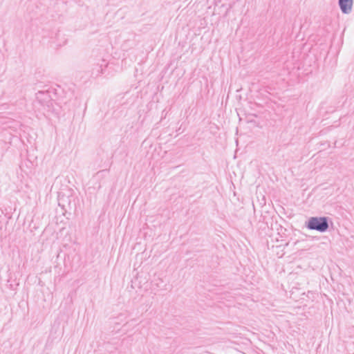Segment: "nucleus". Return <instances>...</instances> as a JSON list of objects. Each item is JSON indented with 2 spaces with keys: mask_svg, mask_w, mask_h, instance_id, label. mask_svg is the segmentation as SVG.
Returning a JSON list of instances; mask_svg holds the SVG:
<instances>
[{
  "mask_svg": "<svg viewBox=\"0 0 354 354\" xmlns=\"http://www.w3.org/2000/svg\"><path fill=\"white\" fill-rule=\"evenodd\" d=\"M329 221L326 216H312L305 223V226L310 230L325 232L328 230Z\"/></svg>",
  "mask_w": 354,
  "mask_h": 354,
  "instance_id": "obj_1",
  "label": "nucleus"
},
{
  "mask_svg": "<svg viewBox=\"0 0 354 354\" xmlns=\"http://www.w3.org/2000/svg\"><path fill=\"white\" fill-rule=\"evenodd\" d=\"M53 95L55 93L51 89L38 91L36 93V101L41 106L50 108L53 105Z\"/></svg>",
  "mask_w": 354,
  "mask_h": 354,
  "instance_id": "obj_2",
  "label": "nucleus"
},
{
  "mask_svg": "<svg viewBox=\"0 0 354 354\" xmlns=\"http://www.w3.org/2000/svg\"><path fill=\"white\" fill-rule=\"evenodd\" d=\"M338 4L342 13L349 14L351 12L353 0H339Z\"/></svg>",
  "mask_w": 354,
  "mask_h": 354,
  "instance_id": "obj_3",
  "label": "nucleus"
},
{
  "mask_svg": "<svg viewBox=\"0 0 354 354\" xmlns=\"http://www.w3.org/2000/svg\"><path fill=\"white\" fill-rule=\"evenodd\" d=\"M103 68L102 65H96L92 70V75L95 77L99 76L100 74L103 73Z\"/></svg>",
  "mask_w": 354,
  "mask_h": 354,
  "instance_id": "obj_4",
  "label": "nucleus"
}]
</instances>
